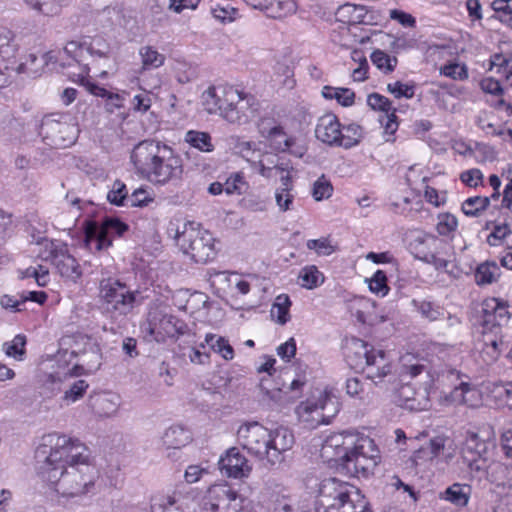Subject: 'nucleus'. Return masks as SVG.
<instances>
[{
	"label": "nucleus",
	"mask_w": 512,
	"mask_h": 512,
	"mask_svg": "<svg viewBox=\"0 0 512 512\" xmlns=\"http://www.w3.org/2000/svg\"><path fill=\"white\" fill-rule=\"evenodd\" d=\"M44 461L38 468L41 478L62 498L81 497L93 491L97 472L89 449L77 439L50 433L36 451Z\"/></svg>",
	"instance_id": "nucleus-1"
},
{
	"label": "nucleus",
	"mask_w": 512,
	"mask_h": 512,
	"mask_svg": "<svg viewBox=\"0 0 512 512\" xmlns=\"http://www.w3.org/2000/svg\"><path fill=\"white\" fill-rule=\"evenodd\" d=\"M321 457L334 461L346 475L367 477L378 463L379 451L369 437L345 431L328 435L321 446Z\"/></svg>",
	"instance_id": "nucleus-2"
},
{
	"label": "nucleus",
	"mask_w": 512,
	"mask_h": 512,
	"mask_svg": "<svg viewBox=\"0 0 512 512\" xmlns=\"http://www.w3.org/2000/svg\"><path fill=\"white\" fill-rule=\"evenodd\" d=\"M130 160L135 174L153 185L176 183L183 175L181 157L160 140L140 141L133 147Z\"/></svg>",
	"instance_id": "nucleus-3"
},
{
	"label": "nucleus",
	"mask_w": 512,
	"mask_h": 512,
	"mask_svg": "<svg viewBox=\"0 0 512 512\" xmlns=\"http://www.w3.org/2000/svg\"><path fill=\"white\" fill-rule=\"evenodd\" d=\"M346 360L350 367L362 370L366 377L375 385L383 382L385 377L391 376V364L382 350H376L373 346L361 339H353L347 348Z\"/></svg>",
	"instance_id": "nucleus-4"
},
{
	"label": "nucleus",
	"mask_w": 512,
	"mask_h": 512,
	"mask_svg": "<svg viewBox=\"0 0 512 512\" xmlns=\"http://www.w3.org/2000/svg\"><path fill=\"white\" fill-rule=\"evenodd\" d=\"M180 250L196 263H207L216 256L215 239L212 234L195 222H185L182 227L169 228Z\"/></svg>",
	"instance_id": "nucleus-5"
},
{
	"label": "nucleus",
	"mask_w": 512,
	"mask_h": 512,
	"mask_svg": "<svg viewBox=\"0 0 512 512\" xmlns=\"http://www.w3.org/2000/svg\"><path fill=\"white\" fill-rule=\"evenodd\" d=\"M138 294V291L131 290L118 279H103L99 284L102 308L112 317L128 315L136 304Z\"/></svg>",
	"instance_id": "nucleus-6"
},
{
	"label": "nucleus",
	"mask_w": 512,
	"mask_h": 512,
	"mask_svg": "<svg viewBox=\"0 0 512 512\" xmlns=\"http://www.w3.org/2000/svg\"><path fill=\"white\" fill-rule=\"evenodd\" d=\"M340 410L338 399L327 391H318L317 397L313 396L301 402L296 413L298 418L310 428L320 424H328Z\"/></svg>",
	"instance_id": "nucleus-7"
},
{
	"label": "nucleus",
	"mask_w": 512,
	"mask_h": 512,
	"mask_svg": "<svg viewBox=\"0 0 512 512\" xmlns=\"http://www.w3.org/2000/svg\"><path fill=\"white\" fill-rule=\"evenodd\" d=\"M39 134L48 145L65 148L75 143L79 128L68 115L50 114L42 119Z\"/></svg>",
	"instance_id": "nucleus-8"
},
{
	"label": "nucleus",
	"mask_w": 512,
	"mask_h": 512,
	"mask_svg": "<svg viewBox=\"0 0 512 512\" xmlns=\"http://www.w3.org/2000/svg\"><path fill=\"white\" fill-rule=\"evenodd\" d=\"M270 430L258 422L242 424L237 430L238 443L260 461L268 463Z\"/></svg>",
	"instance_id": "nucleus-9"
},
{
	"label": "nucleus",
	"mask_w": 512,
	"mask_h": 512,
	"mask_svg": "<svg viewBox=\"0 0 512 512\" xmlns=\"http://www.w3.org/2000/svg\"><path fill=\"white\" fill-rule=\"evenodd\" d=\"M128 229V226L120 220L112 217H105L99 224L88 222L85 228V245L91 250L102 251L112 245V235L121 236Z\"/></svg>",
	"instance_id": "nucleus-10"
},
{
	"label": "nucleus",
	"mask_w": 512,
	"mask_h": 512,
	"mask_svg": "<svg viewBox=\"0 0 512 512\" xmlns=\"http://www.w3.org/2000/svg\"><path fill=\"white\" fill-rule=\"evenodd\" d=\"M244 498L227 483L214 484L205 496V505L212 512H239Z\"/></svg>",
	"instance_id": "nucleus-11"
},
{
	"label": "nucleus",
	"mask_w": 512,
	"mask_h": 512,
	"mask_svg": "<svg viewBox=\"0 0 512 512\" xmlns=\"http://www.w3.org/2000/svg\"><path fill=\"white\" fill-rule=\"evenodd\" d=\"M234 94L235 99L226 103L223 118L229 123L245 124L255 116L259 103L253 95L239 91L235 87Z\"/></svg>",
	"instance_id": "nucleus-12"
},
{
	"label": "nucleus",
	"mask_w": 512,
	"mask_h": 512,
	"mask_svg": "<svg viewBox=\"0 0 512 512\" xmlns=\"http://www.w3.org/2000/svg\"><path fill=\"white\" fill-rule=\"evenodd\" d=\"M357 490L358 488L355 486L336 478L324 479L319 487V507L317 510L320 509V512H327L339 502L349 498Z\"/></svg>",
	"instance_id": "nucleus-13"
},
{
	"label": "nucleus",
	"mask_w": 512,
	"mask_h": 512,
	"mask_svg": "<svg viewBox=\"0 0 512 512\" xmlns=\"http://www.w3.org/2000/svg\"><path fill=\"white\" fill-rule=\"evenodd\" d=\"M49 255L47 259L55 265L57 271L62 277L76 281L81 277L82 271L77 260L68 253L67 246L62 243L51 241L47 245Z\"/></svg>",
	"instance_id": "nucleus-14"
},
{
	"label": "nucleus",
	"mask_w": 512,
	"mask_h": 512,
	"mask_svg": "<svg viewBox=\"0 0 512 512\" xmlns=\"http://www.w3.org/2000/svg\"><path fill=\"white\" fill-rule=\"evenodd\" d=\"M234 87L229 85H218L208 87L201 95V102L209 114H219L223 117L226 103L235 98Z\"/></svg>",
	"instance_id": "nucleus-15"
},
{
	"label": "nucleus",
	"mask_w": 512,
	"mask_h": 512,
	"mask_svg": "<svg viewBox=\"0 0 512 512\" xmlns=\"http://www.w3.org/2000/svg\"><path fill=\"white\" fill-rule=\"evenodd\" d=\"M270 435L267 465L275 466L283 462L284 453L292 448L294 436L292 432L285 427L270 430Z\"/></svg>",
	"instance_id": "nucleus-16"
},
{
	"label": "nucleus",
	"mask_w": 512,
	"mask_h": 512,
	"mask_svg": "<svg viewBox=\"0 0 512 512\" xmlns=\"http://www.w3.org/2000/svg\"><path fill=\"white\" fill-rule=\"evenodd\" d=\"M219 468L222 474L232 478L246 477L251 471L246 457L237 447H232L226 451L225 456H222L219 460Z\"/></svg>",
	"instance_id": "nucleus-17"
},
{
	"label": "nucleus",
	"mask_w": 512,
	"mask_h": 512,
	"mask_svg": "<svg viewBox=\"0 0 512 512\" xmlns=\"http://www.w3.org/2000/svg\"><path fill=\"white\" fill-rule=\"evenodd\" d=\"M509 319L508 304L497 298L487 299L482 304V325L485 329L499 328Z\"/></svg>",
	"instance_id": "nucleus-18"
},
{
	"label": "nucleus",
	"mask_w": 512,
	"mask_h": 512,
	"mask_svg": "<svg viewBox=\"0 0 512 512\" xmlns=\"http://www.w3.org/2000/svg\"><path fill=\"white\" fill-rule=\"evenodd\" d=\"M341 124L336 115L329 113L318 119L315 136L321 142L330 146H338Z\"/></svg>",
	"instance_id": "nucleus-19"
},
{
	"label": "nucleus",
	"mask_w": 512,
	"mask_h": 512,
	"mask_svg": "<svg viewBox=\"0 0 512 512\" xmlns=\"http://www.w3.org/2000/svg\"><path fill=\"white\" fill-rule=\"evenodd\" d=\"M248 5L264 11L272 18H282L296 11L294 0H245Z\"/></svg>",
	"instance_id": "nucleus-20"
},
{
	"label": "nucleus",
	"mask_w": 512,
	"mask_h": 512,
	"mask_svg": "<svg viewBox=\"0 0 512 512\" xmlns=\"http://www.w3.org/2000/svg\"><path fill=\"white\" fill-rule=\"evenodd\" d=\"M253 168H256L258 173L267 179H271L277 176L278 173H283L286 170L283 163H279L277 155L261 152L260 157L256 160V163H254Z\"/></svg>",
	"instance_id": "nucleus-21"
},
{
	"label": "nucleus",
	"mask_w": 512,
	"mask_h": 512,
	"mask_svg": "<svg viewBox=\"0 0 512 512\" xmlns=\"http://www.w3.org/2000/svg\"><path fill=\"white\" fill-rule=\"evenodd\" d=\"M191 439L190 431L180 425L169 427L162 436L163 445L167 449H180L186 446Z\"/></svg>",
	"instance_id": "nucleus-22"
},
{
	"label": "nucleus",
	"mask_w": 512,
	"mask_h": 512,
	"mask_svg": "<svg viewBox=\"0 0 512 512\" xmlns=\"http://www.w3.org/2000/svg\"><path fill=\"white\" fill-rule=\"evenodd\" d=\"M102 354L99 345L88 340L80 356V365L85 367L88 373L97 371L101 366Z\"/></svg>",
	"instance_id": "nucleus-23"
},
{
	"label": "nucleus",
	"mask_w": 512,
	"mask_h": 512,
	"mask_svg": "<svg viewBox=\"0 0 512 512\" xmlns=\"http://www.w3.org/2000/svg\"><path fill=\"white\" fill-rule=\"evenodd\" d=\"M95 412L101 417L114 416L120 406V398L116 394L98 396L93 403Z\"/></svg>",
	"instance_id": "nucleus-24"
},
{
	"label": "nucleus",
	"mask_w": 512,
	"mask_h": 512,
	"mask_svg": "<svg viewBox=\"0 0 512 512\" xmlns=\"http://www.w3.org/2000/svg\"><path fill=\"white\" fill-rule=\"evenodd\" d=\"M438 243V239L435 236L426 235L425 237L416 238L411 244L412 253L414 257L427 263L432 251L428 248L435 247Z\"/></svg>",
	"instance_id": "nucleus-25"
},
{
	"label": "nucleus",
	"mask_w": 512,
	"mask_h": 512,
	"mask_svg": "<svg viewBox=\"0 0 512 512\" xmlns=\"http://www.w3.org/2000/svg\"><path fill=\"white\" fill-rule=\"evenodd\" d=\"M335 15L337 20L340 22L355 24L362 21L364 16V7L346 3L338 7Z\"/></svg>",
	"instance_id": "nucleus-26"
},
{
	"label": "nucleus",
	"mask_w": 512,
	"mask_h": 512,
	"mask_svg": "<svg viewBox=\"0 0 512 512\" xmlns=\"http://www.w3.org/2000/svg\"><path fill=\"white\" fill-rule=\"evenodd\" d=\"M474 276L478 285L491 284L500 276V268L495 262H485L477 267Z\"/></svg>",
	"instance_id": "nucleus-27"
},
{
	"label": "nucleus",
	"mask_w": 512,
	"mask_h": 512,
	"mask_svg": "<svg viewBox=\"0 0 512 512\" xmlns=\"http://www.w3.org/2000/svg\"><path fill=\"white\" fill-rule=\"evenodd\" d=\"M340 133L338 147H344L345 149L357 145L362 138V128L355 123L341 126Z\"/></svg>",
	"instance_id": "nucleus-28"
},
{
	"label": "nucleus",
	"mask_w": 512,
	"mask_h": 512,
	"mask_svg": "<svg viewBox=\"0 0 512 512\" xmlns=\"http://www.w3.org/2000/svg\"><path fill=\"white\" fill-rule=\"evenodd\" d=\"M290 306L291 301L288 295L281 294L277 296L270 311L271 317L280 325L286 324L290 319Z\"/></svg>",
	"instance_id": "nucleus-29"
},
{
	"label": "nucleus",
	"mask_w": 512,
	"mask_h": 512,
	"mask_svg": "<svg viewBox=\"0 0 512 512\" xmlns=\"http://www.w3.org/2000/svg\"><path fill=\"white\" fill-rule=\"evenodd\" d=\"M325 99H335L339 104L344 107L353 105L355 93L348 88H334L331 86H324L321 92Z\"/></svg>",
	"instance_id": "nucleus-30"
},
{
	"label": "nucleus",
	"mask_w": 512,
	"mask_h": 512,
	"mask_svg": "<svg viewBox=\"0 0 512 512\" xmlns=\"http://www.w3.org/2000/svg\"><path fill=\"white\" fill-rule=\"evenodd\" d=\"M185 141L201 152H212L214 150L211 136L207 132L190 130L185 135Z\"/></svg>",
	"instance_id": "nucleus-31"
},
{
	"label": "nucleus",
	"mask_w": 512,
	"mask_h": 512,
	"mask_svg": "<svg viewBox=\"0 0 512 512\" xmlns=\"http://www.w3.org/2000/svg\"><path fill=\"white\" fill-rule=\"evenodd\" d=\"M299 280L302 287L312 290L324 282V276L315 265H309L301 269Z\"/></svg>",
	"instance_id": "nucleus-32"
},
{
	"label": "nucleus",
	"mask_w": 512,
	"mask_h": 512,
	"mask_svg": "<svg viewBox=\"0 0 512 512\" xmlns=\"http://www.w3.org/2000/svg\"><path fill=\"white\" fill-rule=\"evenodd\" d=\"M470 487L468 485H462L454 483L448 487L445 491V499L457 506H466L469 500Z\"/></svg>",
	"instance_id": "nucleus-33"
},
{
	"label": "nucleus",
	"mask_w": 512,
	"mask_h": 512,
	"mask_svg": "<svg viewBox=\"0 0 512 512\" xmlns=\"http://www.w3.org/2000/svg\"><path fill=\"white\" fill-rule=\"evenodd\" d=\"M234 151L253 167L256 160L260 157V149L257 144L252 141L237 140L234 145Z\"/></svg>",
	"instance_id": "nucleus-34"
},
{
	"label": "nucleus",
	"mask_w": 512,
	"mask_h": 512,
	"mask_svg": "<svg viewBox=\"0 0 512 512\" xmlns=\"http://www.w3.org/2000/svg\"><path fill=\"white\" fill-rule=\"evenodd\" d=\"M205 341L214 350V352L220 354L224 359H233L234 350L228 343V340H226L224 337L207 334Z\"/></svg>",
	"instance_id": "nucleus-35"
},
{
	"label": "nucleus",
	"mask_w": 512,
	"mask_h": 512,
	"mask_svg": "<svg viewBox=\"0 0 512 512\" xmlns=\"http://www.w3.org/2000/svg\"><path fill=\"white\" fill-rule=\"evenodd\" d=\"M412 303L421 316L429 321L439 320L445 315L444 309L432 302L413 300Z\"/></svg>",
	"instance_id": "nucleus-36"
},
{
	"label": "nucleus",
	"mask_w": 512,
	"mask_h": 512,
	"mask_svg": "<svg viewBox=\"0 0 512 512\" xmlns=\"http://www.w3.org/2000/svg\"><path fill=\"white\" fill-rule=\"evenodd\" d=\"M85 49L90 56L99 59H108L111 50L109 43L101 36L91 38Z\"/></svg>",
	"instance_id": "nucleus-37"
},
{
	"label": "nucleus",
	"mask_w": 512,
	"mask_h": 512,
	"mask_svg": "<svg viewBox=\"0 0 512 512\" xmlns=\"http://www.w3.org/2000/svg\"><path fill=\"white\" fill-rule=\"evenodd\" d=\"M139 54L142 59L143 69L158 68L164 64L165 56L151 46L140 48Z\"/></svg>",
	"instance_id": "nucleus-38"
},
{
	"label": "nucleus",
	"mask_w": 512,
	"mask_h": 512,
	"mask_svg": "<svg viewBox=\"0 0 512 512\" xmlns=\"http://www.w3.org/2000/svg\"><path fill=\"white\" fill-rule=\"evenodd\" d=\"M12 38V32L0 26V58L5 61L15 58L16 55L17 48L16 45L11 42Z\"/></svg>",
	"instance_id": "nucleus-39"
},
{
	"label": "nucleus",
	"mask_w": 512,
	"mask_h": 512,
	"mask_svg": "<svg viewBox=\"0 0 512 512\" xmlns=\"http://www.w3.org/2000/svg\"><path fill=\"white\" fill-rule=\"evenodd\" d=\"M88 387L89 384L85 380L80 379L75 381L70 385L69 389L64 392V395L62 396V402L65 406H69L70 404L75 403L76 401L83 398Z\"/></svg>",
	"instance_id": "nucleus-40"
},
{
	"label": "nucleus",
	"mask_w": 512,
	"mask_h": 512,
	"mask_svg": "<svg viewBox=\"0 0 512 512\" xmlns=\"http://www.w3.org/2000/svg\"><path fill=\"white\" fill-rule=\"evenodd\" d=\"M370 59L378 69L382 70L386 74L391 73L395 69L398 62L396 57H391L379 49L374 50L371 53Z\"/></svg>",
	"instance_id": "nucleus-41"
},
{
	"label": "nucleus",
	"mask_w": 512,
	"mask_h": 512,
	"mask_svg": "<svg viewBox=\"0 0 512 512\" xmlns=\"http://www.w3.org/2000/svg\"><path fill=\"white\" fill-rule=\"evenodd\" d=\"M490 204V198L475 196L466 199L462 204V211L467 216H477Z\"/></svg>",
	"instance_id": "nucleus-42"
},
{
	"label": "nucleus",
	"mask_w": 512,
	"mask_h": 512,
	"mask_svg": "<svg viewBox=\"0 0 512 512\" xmlns=\"http://www.w3.org/2000/svg\"><path fill=\"white\" fill-rule=\"evenodd\" d=\"M224 188L226 194L228 195H241L247 190L248 183L245 181L242 173L236 172L227 178L226 182L224 183Z\"/></svg>",
	"instance_id": "nucleus-43"
},
{
	"label": "nucleus",
	"mask_w": 512,
	"mask_h": 512,
	"mask_svg": "<svg viewBox=\"0 0 512 512\" xmlns=\"http://www.w3.org/2000/svg\"><path fill=\"white\" fill-rule=\"evenodd\" d=\"M107 199L116 206H126L128 199L126 185L120 180L114 181L112 189L107 194Z\"/></svg>",
	"instance_id": "nucleus-44"
},
{
	"label": "nucleus",
	"mask_w": 512,
	"mask_h": 512,
	"mask_svg": "<svg viewBox=\"0 0 512 512\" xmlns=\"http://www.w3.org/2000/svg\"><path fill=\"white\" fill-rule=\"evenodd\" d=\"M333 192V186L324 175L319 177L313 184L312 196L316 201L328 199Z\"/></svg>",
	"instance_id": "nucleus-45"
},
{
	"label": "nucleus",
	"mask_w": 512,
	"mask_h": 512,
	"mask_svg": "<svg viewBox=\"0 0 512 512\" xmlns=\"http://www.w3.org/2000/svg\"><path fill=\"white\" fill-rule=\"evenodd\" d=\"M465 448L469 452L474 453L478 457H483L488 450L487 444L485 441L481 440L478 434L474 432H469L465 442Z\"/></svg>",
	"instance_id": "nucleus-46"
},
{
	"label": "nucleus",
	"mask_w": 512,
	"mask_h": 512,
	"mask_svg": "<svg viewBox=\"0 0 512 512\" xmlns=\"http://www.w3.org/2000/svg\"><path fill=\"white\" fill-rule=\"evenodd\" d=\"M369 289L380 296H385L389 287L387 285L386 273L382 270H377L369 281Z\"/></svg>",
	"instance_id": "nucleus-47"
},
{
	"label": "nucleus",
	"mask_w": 512,
	"mask_h": 512,
	"mask_svg": "<svg viewBox=\"0 0 512 512\" xmlns=\"http://www.w3.org/2000/svg\"><path fill=\"white\" fill-rule=\"evenodd\" d=\"M440 73L454 80H465L468 78L467 67L458 63H450L441 67Z\"/></svg>",
	"instance_id": "nucleus-48"
},
{
	"label": "nucleus",
	"mask_w": 512,
	"mask_h": 512,
	"mask_svg": "<svg viewBox=\"0 0 512 512\" xmlns=\"http://www.w3.org/2000/svg\"><path fill=\"white\" fill-rule=\"evenodd\" d=\"M32 10L44 15H57V7L51 0H23Z\"/></svg>",
	"instance_id": "nucleus-49"
},
{
	"label": "nucleus",
	"mask_w": 512,
	"mask_h": 512,
	"mask_svg": "<svg viewBox=\"0 0 512 512\" xmlns=\"http://www.w3.org/2000/svg\"><path fill=\"white\" fill-rule=\"evenodd\" d=\"M437 231L440 235H448L458 226L457 218L449 213L440 214L438 217Z\"/></svg>",
	"instance_id": "nucleus-50"
},
{
	"label": "nucleus",
	"mask_w": 512,
	"mask_h": 512,
	"mask_svg": "<svg viewBox=\"0 0 512 512\" xmlns=\"http://www.w3.org/2000/svg\"><path fill=\"white\" fill-rule=\"evenodd\" d=\"M160 327L168 336H173L175 333L183 334V323L172 315H163L160 319Z\"/></svg>",
	"instance_id": "nucleus-51"
},
{
	"label": "nucleus",
	"mask_w": 512,
	"mask_h": 512,
	"mask_svg": "<svg viewBox=\"0 0 512 512\" xmlns=\"http://www.w3.org/2000/svg\"><path fill=\"white\" fill-rule=\"evenodd\" d=\"M42 71L40 59L35 54H29L25 62L17 67L18 73H29L36 77Z\"/></svg>",
	"instance_id": "nucleus-52"
},
{
	"label": "nucleus",
	"mask_w": 512,
	"mask_h": 512,
	"mask_svg": "<svg viewBox=\"0 0 512 512\" xmlns=\"http://www.w3.org/2000/svg\"><path fill=\"white\" fill-rule=\"evenodd\" d=\"M387 90L391 93L395 98H407L411 99L414 96L415 90L413 85L404 84L401 81H396L395 83H389L387 85Z\"/></svg>",
	"instance_id": "nucleus-53"
},
{
	"label": "nucleus",
	"mask_w": 512,
	"mask_h": 512,
	"mask_svg": "<svg viewBox=\"0 0 512 512\" xmlns=\"http://www.w3.org/2000/svg\"><path fill=\"white\" fill-rule=\"evenodd\" d=\"M367 103L373 110L383 111L387 114L393 111L392 102L379 93H371L368 95Z\"/></svg>",
	"instance_id": "nucleus-54"
},
{
	"label": "nucleus",
	"mask_w": 512,
	"mask_h": 512,
	"mask_svg": "<svg viewBox=\"0 0 512 512\" xmlns=\"http://www.w3.org/2000/svg\"><path fill=\"white\" fill-rule=\"evenodd\" d=\"M306 246L310 250H315L318 255L328 256L335 251V247L328 238L308 240Z\"/></svg>",
	"instance_id": "nucleus-55"
},
{
	"label": "nucleus",
	"mask_w": 512,
	"mask_h": 512,
	"mask_svg": "<svg viewBox=\"0 0 512 512\" xmlns=\"http://www.w3.org/2000/svg\"><path fill=\"white\" fill-rule=\"evenodd\" d=\"M153 198L145 189H136L131 195L128 196L126 206L128 207H144L147 206Z\"/></svg>",
	"instance_id": "nucleus-56"
},
{
	"label": "nucleus",
	"mask_w": 512,
	"mask_h": 512,
	"mask_svg": "<svg viewBox=\"0 0 512 512\" xmlns=\"http://www.w3.org/2000/svg\"><path fill=\"white\" fill-rule=\"evenodd\" d=\"M25 344V337L22 335H16L10 344H4L5 352L8 356L21 358V356L25 353Z\"/></svg>",
	"instance_id": "nucleus-57"
},
{
	"label": "nucleus",
	"mask_w": 512,
	"mask_h": 512,
	"mask_svg": "<svg viewBox=\"0 0 512 512\" xmlns=\"http://www.w3.org/2000/svg\"><path fill=\"white\" fill-rule=\"evenodd\" d=\"M294 195L291 191L277 188L275 191V201L280 211L286 212L291 209Z\"/></svg>",
	"instance_id": "nucleus-58"
},
{
	"label": "nucleus",
	"mask_w": 512,
	"mask_h": 512,
	"mask_svg": "<svg viewBox=\"0 0 512 512\" xmlns=\"http://www.w3.org/2000/svg\"><path fill=\"white\" fill-rule=\"evenodd\" d=\"M86 45H87V41L86 40H84L82 42L76 41V40H72V41H69L65 45V47L63 48V51H64V53L67 56H69L74 61L79 63L81 61V57H82V54H83V49L85 48Z\"/></svg>",
	"instance_id": "nucleus-59"
},
{
	"label": "nucleus",
	"mask_w": 512,
	"mask_h": 512,
	"mask_svg": "<svg viewBox=\"0 0 512 512\" xmlns=\"http://www.w3.org/2000/svg\"><path fill=\"white\" fill-rule=\"evenodd\" d=\"M460 179L467 186L476 187V186H478L479 183L482 182L483 174L479 169L473 168V169L463 171L460 174Z\"/></svg>",
	"instance_id": "nucleus-60"
},
{
	"label": "nucleus",
	"mask_w": 512,
	"mask_h": 512,
	"mask_svg": "<svg viewBox=\"0 0 512 512\" xmlns=\"http://www.w3.org/2000/svg\"><path fill=\"white\" fill-rule=\"evenodd\" d=\"M446 439L444 437H434L430 439V441L427 444V447L423 449V451L428 450L429 451V457L430 459H433L435 457H438L440 455V452L445 447ZM422 452V450H419L418 453Z\"/></svg>",
	"instance_id": "nucleus-61"
},
{
	"label": "nucleus",
	"mask_w": 512,
	"mask_h": 512,
	"mask_svg": "<svg viewBox=\"0 0 512 512\" xmlns=\"http://www.w3.org/2000/svg\"><path fill=\"white\" fill-rule=\"evenodd\" d=\"M277 354L284 360L290 361L296 354V342L294 338L288 339L277 348Z\"/></svg>",
	"instance_id": "nucleus-62"
},
{
	"label": "nucleus",
	"mask_w": 512,
	"mask_h": 512,
	"mask_svg": "<svg viewBox=\"0 0 512 512\" xmlns=\"http://www.w3.org/2000/svg\"><path fill=\"white\" fill-rule=\"evenodd\" d=\"M211 10L213 16L223 22L232 21L234 19L233 15L236 13L234 8H230L228 5L226 7H222L220 4L212 6Z\"/></svg>",
	"instance_id": "nucleus-63"
},
{
	"label": "nucleus",
	"mask_w": 512,
	"mask_h": 512,
	"mask_svg": "<svg viewBox=\"0 0 512 512\" xmlns=\"http://www.w3.org/2000/svg\"><path fill=\"white\" fill-rule=\"evenodd\" d=\"M390 18L398 21L405 27H414L416 23L415 18L411 14L397 9L390 10Z\"/></svg>",
	"instance_id": "nucleus-64"
}]
</instances>
